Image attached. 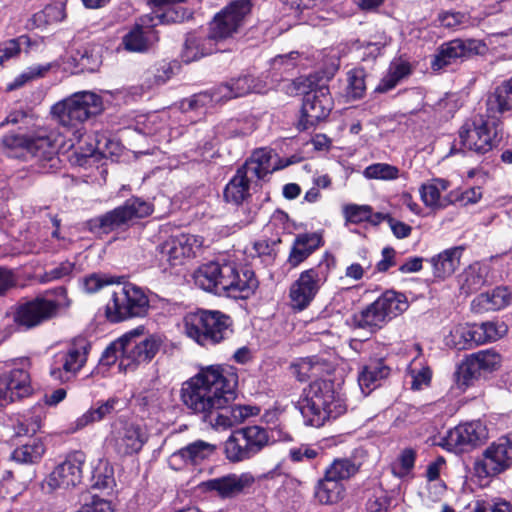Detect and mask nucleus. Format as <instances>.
<instances>
[{"label":"nucleus","instance_id":"obj_54","mask_svg":"<svg viewBox=\"0 0 512 512\" xmlns=\"http://www.w3.org/2000/svg\"><path fill=\"white\" fill-rule=\"evenodd\" d=\"M363 174L367 179L395 180L399 177V169L388 163H374L367 166Z\"/></svg>","mask_w":512,"mask_h":512},{"label":"nucleus","instance_id":"obj_42","mask_svg":"<svg viewBox=\"0 0 512 512\" xmlns=\"http://www.w3.org/2000/svg\"><path fill=\"white\" fill-rule=\"evenodd\" d=\"M251 156L255 159L257 165L264 169V172L268 175L294 163L293 160H282L278 158L277 154L270 148L256 149Z\"/></svg>","mask_w":512,"mask_h":512},{"label":"nucleus","instance_id":"obj_36","mask_svg":"<svg viewBox=\"0 0 512 512\" xmlns=\"http://www.w3.org/2000/svg\"><path fill=\"white\" fill-rule=\"evenodd\" d=\"M215 40L211 38V32L208 36H197L189 34L185 41L182 59L184 62H192L213 52V43Z\"/></svg>","mask_w":512,"mask_h":512},{"label":"nucleus","instance_id":"obj_40","mask_svg":"<svg viewBox=\"0 0 512 512\" xmlns=\"http://www.w3.org/2000/svg\"><path fill=\"white\" fill-rule=\"evenodd\" d=\"M245 442L238 430L234 431L225 441L224 452L230 462L238 463L255 456Z\"/></svg>","mask_w":512,"mask_h":512},{"label":"nucleus","instance_id":"obj_60","mask_svg":"<svg viewBox=\"0 0 512 512\" xmlns=\"http://www.w3.org/2000/svg\"><path fill=\"white\" fill-rule=\"evenodd\" d=\"M440 25L448 29H457L470 25L471 17L466 12L444 11L438 14Z\"/></svg>","mask_w":512,"mask_h":512},{"label":"nucleus","instance_id":"obj_33","mask_svg":"<svg viewBox=\"0 0 512 512\" xmlns=\"http://www.w3.org/2000/svg\"><path fill=\"white\" fill-rule=\"evenodd\" d=\"M448 188V182L443 179H433L420 188V195L424 204L431 208L442 209L453 202L450 197H442L441 193Z\"/></svg>","mask_w":512,"mask_h":512},{"label":"nucleus","instance_id":"obj_9","mask_svg":"<svg viewBox=\"0 0 512 512\" xmlns=\"http://www.w3.org/2000/svg\"><path fill=\"white\" fill-rule=\"evenodd\" d=\"M498 120L491 114L485 119L478 115L466 122L459 131V140L464 150L485 154L497 144Z\"/></svg>","mask_w":512,"mask_h":512},{"label":"nucleus","instance_id":"obj_56","mask_svg":"<svg viewBox=\"0 0 512 512\" xmlns=\"http://www.w3.org/2000/svg\"><path fill=\"white\" fill-rule=\"evenodd\" d=\"M115 283H118L116 277L104 273H91L82 279L83 290L89 294L96 293Z\"/></svg>","mask_w":512,"mask_h":512},{"label":"nucleus","instance_id":"obj_50","mask_svg":"<svg viewBox=\"0 0 512 512\" xmlns=\"http://www.w3.org/2000/svg\"><path fill=\"white\" fill-rule=\"evenodd\" d=\"M410 73V67L407 63L400 62L392 64L388 73L382 78L376 90L379 92H387L394 87Z\"/></svg>","mask_w":512,"mask_h":512},{"label":"nucleus","instance_id":"obj_17","mask_svg":"<svg viewBox=\"0 0 512 512\" xmlns=\"http://www.w3.org/2000/svg\"><path fill=\"white\" fill-rule=\"evenodd\" d=\"M90 348L86 339L74 340L61 354V368L52 369L51 376L60 382L70 381L85 366Z\"/></svg>","mask_w":512,"mask_h":512},{"label":"nucleus","instance_id":"obj_26","mask_svg":"<svg viewBox=\"0 0 512 512\" xmlns=\"http://www.w3.org/2000/svg\"><path fill=\"white\" fill-rule=\"evenodd\" d=\"M322 245V236L319 233H303L296 236L288 257V263L295 268L305 261L316 249Z\"/></svg>","mask_w":512,"mask_h":512},{"label":"nucleus","instance_id":"obj_53","mask_svg":"<svg viewBox=\"0 0 512 512\" xmlns=\"http://www.w3.org/2000/svg\"><path fill=\"white\" fill-rule=\"evenodd\" d=\"M366 73L362 68H355L347 73V96L352 99H360L366 92Z\"/></svg>","mask_w":512,"mask_h":512},{"label":"nucleus","instance_id":"obj_23","mask_svg":"<svg viewBox=\"0 0 512 512\" xmlns=\"http://www.w3.org/2000/svg\"><path fill=\"white\" fill-rule=\"evenodd\" d=\"M148 440L146 430L139 424L124 423L115 430L113 447L120 456H129L138 453Z\"/></svg>","mask_w":512,"mask_h":512},{"label":"nucleus","instance_id":"obj_24","mask_svg":"<svg viewBox=\"0 0 512 512\" xmlns=\"http://www.w3.org/2000/svg\"><path fill=\"white\" fill-rule=\"evenodd\" d=\"M481 42L468 39H454L443 43L434 55L431 67L434 71L443 69L444 67L454 63L457 59L468 57L478 51Z\"/></svg>","mask_w":512,"mask_h":512},{"label":"nucleus","instance_id":"obj_39","mask_svg":"<svg viewBox=\"0 0 512 512\" xmlns=\"http://www.w3.org/2000/svg\"><path fill=\"white\" fill-rule=\"evenodd\" d=\"M45 450L43 441L40 438H33L15 448L11 453V459L20 464H35L42 459Z\"/></svg>","mask_w":512,"mask_h":512},{"label":"nucleus","instance_id":"obj_63","mask_svg":"<svg viewBox=\"0 0 512 512\" xmlns=\"http://www.w3.org/2000/svg\"><path fill=\"white\" fill-rule=\"evenodd\" d=\"M41 428V418L37 415H32L29 417H24L22 420H18L14 425L15 435L20 436H29L34 435Z\"/></svg>","mask_w":512,"mask_h":512},{"label":"nucleus","instance_id":"obj_32","mask_svg":"<svg viewBox=\"0 0 512 512\" xmlns=\"http://www.w3.org/2000/svg\"><path fill=\"white\" fill-rule=\"evenodd\" d=\"M191 17V12L186 8L169 6L165 10H154L151 13L141 16V25L158 26L181 23Z\"/></svg>","mask_w":512,"mask_h":512},{"label":"nucleus","instance_id":"obj_13","mask_svg":"<svg viewBox=\"0 0 512 512\" xmlns=\"http://www.w3.org/2000/svg\"><path fill=\"white\" fill-rule=\"evenodd\" d=\"M55 292L58 297L55 301L37 298L21 305L15 314L16 323L26 329L33 328L55 316L59 308L68 307L66 289L59 287Z\"/></svg>","mask_w":512,"mask_h":512},{"label":"nucleus","instance_id":"obj_59","mask_svg":"<svg viewBox=\"0 0 512 512\" xmlns=\"http://www.w3.org/2000/svg\"><path fill=\"white\" fill-rule=\"evenodd\" d=\"M217 95L218 86L212 89L210 92L206 91L194 94L193 96L182 102V107L184 110H196L200 107L208 106L213 102L219 103L224 101V99H217Z\"/></svg>","mask_w":512,"mask_h":512},{"label":"nucleus","instance_id":"obj_34","mask_svg":"<svg viewBox=\"0 0 512 512\" xmlns=\"http://www.w3.org/2000/svg\"><path fill=\"white\" fill-rule=\"evenodd\" d=\"M486 106L488 114L494 118H496V114L512 110V77L504 81L488 96Z\"/></svg>","mask_w":512,"mask_h":512},{"label":"nucleus","instance_id":"obj_4","mask_svg":"<svg viewBox=\"0 0 512 512\" xmlns=\"http://www.w3.org/2000/svg\"><path fill=\"white\" fill-rule=\"evenodd\" d=\"M103 102L99 95L82 91L77 92L52 106L51 113L57 122L72 131L71 147L80 143L83 137L82 124L91 117L100 114Z\"/></svg>","mask_w":512,"mask_h":512},{"label":"nucleus","instance_id":"obj_3","mask_svg":"<svg viewBox=\"0 0 512 512\" xmlns=\"http://www.w3.org/2000/svg\"><path fill=\"white\" fill-rule=\"evenodd\" d=\"M298 405L305 424L317 428L346 411V405L335 394L333 383L322 379L309 385Z\"/></svg>","mask_w":512,"mask_h":512},{"label":"nucleus","instance_id":"obj_2","mask_svg":"<svg viewBox=\"0 0 512 512\" xmlns=\"http://www.w3.org/2000/svg\"><path fill=\"white\" fill-rule=\"evenodd\" d=\"M196 285L215 294H225L234 299H246L258 286V281L251 270L242 274L233 263L209 262L194 273Z\"/></svg>","mask_w":512,"mask_h":512},{"label":"nucleus","instance_id":"obj_7","mask_svg":"<svg viewBox=\"0 0 512 512\" xmlns=\"http://www.w3.org/2000/svg\"><path fill=\"white\" fill-rule=\"evenodd\" d=\"M152 213V205L140 198H131L121 206L116 207L87 222L90 232L101 235L109 234L116 230L125 229L134 220L144 218Z\"/></svg>","mask_w":512,"mask_h":512},{"label":"nucleus","instance_id":"obj_14","mask_svg":"<svg viewBox=\"0 0 512 512\" xmlns=\"http://www.w3.org/2000/svg\"><path fill=\"white\" fill-rule=\"evenodd\" d=\"M252 9L251 0H234L210 24L211 38L224 40L238 33Z\"/></svg>","mask_w":512,"mask_h":512},{"label":"nucleus","instance_id":"obj_12","mask_svg":"<svg viewBox=\"0 0 512 512\" xmlns=\"http://www.w3.org/2000/svg\"><path fill=\"white\" fill-rule=\"evenodd\" d=\"M329 266L319 264L300 273L289 290V297L293 309L302 311L315 299L322 285L326 282Z\"/></svg>","mask_w":512,"mask_h":512},{"label":"nucleus","instance_id":"obj_61","mask_svg":"<svg viewBox=\"0 0 512 512\" xmlns=\"http://www.w3.org/2000/svg\"><path fill=\"white\" fill-rule=\"evenodd\" d=\"M343 215L345 220L352 224L370 221L372 207L369 205L347 204L343 207Z\"/></svg>","mask_w":512,"mask_h":512},{"label":"nucleus","instance_id":"obj_46","mask_svg":"<svg viewBox=\"0 0 512 512\" xmlns=\"http://www.w3.org/2000/svg\"><path fill=\"white\" fill-rule=\"evenodd\" d=\"M241 411L235 410L234 406L214 410L212 415H208L207 419L216 429H228L241 423Z\"/></svg>","mask_w":512,"mask_h":512},{"label":"nucleus","instance_id":"obj_43","mask_svg":"<svg viewBox=\"0 0 512 512\" xmlns=\"http://www.w3.org/2000/svg\"><path fill=\"white\" fill-rule=\"evenodd\" d=\"M238 431L246 441L245 444L248 445L254 455H257L269 444V432L261 426H248L238 429Z\"/></svg>","mask_w":512,"mask_h":512},{"label":"nucleus","instance_id":"obj_5","mask_svg":"<svg viewBox=\"0 0 512 512\" xmlns=\"http://www.w3.org/2000/svg\"><path fill=\"white\" fill-rule=\"evenodd\" d=\"M183 323L186 335L203 347L219 344L233 332L231 318L216 310L190 312L185 315Z\"/></svg>","mask_w":512,"mask_h":512},{"label":"nucleus","instance_id":"obj_41","mask_svg":"<svg viewBox=\"0 0 512 512\" xmlns=\"http://www.w3.org/2000/svg\"><path fill=\"white\" fill-rule=\"evenodd\" d=\"M249 189L250 182L236 171L234 177L225 187L224 198L227 202L239 205L250 195Z\"/></svg>","mask_w":512,"mask_h":512},{"label":"nucleus","instance_id":"obj_44","mask_svg":"<svg viewBox=\"0 0 512 512\" xmlns=\"http://www.w3.org/2000/svg\"><path fill=\"white\" fill-rule=\"evenodd\" d=\"M474 365L469 356L457 365L453 373V381L460 391H465L480 377Z\"/></svg>","mask_w":512,"mask_h":512},{"label":"nucleus","instance_id":"obj_55","mask_svg":"<svg viewBox=\"0 0 512 512\" xmlns=\"http://www.w3.org/2000/svg\"><path fill=\"white\" fill-rule=\"evenodd\" d=\"M50 68L51 64H38L27 68V70L18 75L11 83L8 84L7 90H16L31 80L43 77Z\"/></svg>","mask_w":512,"mask_h":512},{"label":"nucleus","instance_id":"obj_45","mask_svg":"<svg viewBox=\"0 0 512 512\" xmlns=\"http://www.w3.org/2000/svg\"><path fill=\"white\" fill-rule=\"evenodd\" d=\"M359 471V465L350 458H337L325 470V474L339 482L350 479Z\"/></svg>","mask_w":512,"mask_h":512},{"label":"nucleus","instance_id":"obj_25","mask_svg":"<svg viewBox=\"0 0 512 512\" xmlns=\"http://www.w3.org/2000/svg\"><path fill=\"white\" fill-rule=\"evenodd\" d=\"M264 87L265 85L260 79L251 75L233 78L218 86L217 99H224V101H227L253 92L261 93L263 92Z\"/></svg>","mask_w":512,"mask_h":512},{"label":"nucleus","instance_id":"obj_62","mask_svg":"<svg viewBox=\"0 0 512 512\" xmlns=\"http://www.w3.org/2000/svg\"><path fill=\"white\" fill-rule=\"evenodd\" d=\"M408 376L411 378V389L421 390L430 384L432 372L429 367L417 368L416 363L412 362L408 368Z\"/></svg>","mask_w":512,"mask_h":512},{"label":"nucleus","instance_id":"obj_11","mask_svg":"<svg viewBox=\"0 0 512 512\" xmlns=\"http://www.w3.org/2000/svg\"><path fill=\"white\" fill-rule=\"evenodd\" d=\"M408 308L406 297L395 291L384 292L377 300L363 309L357 318L361 328L371 331L381 328L385 323L403 313Z\"/></svg>","mask_w":512,"mask_h":512},{"label":"nucleus","instance_id":"obj_20","mask_svg":"<svg viewBox=\"0 0 512 512\" xmlns=\"http://www.w3.org/2000/svg\"><path fill=\"white\" fill-rule=\"evenodd\" d=\"M255 478L251 473H230L221 477L207 480L201 484L207 492H213L221 499H231L249 489Z\"/></svg>","mask_w":512,"mask_h":512},{"label":"nucleus","instance_id":"obj_64","mask_svg":"<svg viewBox=\"0 0 512 512\" xmlns=\"http://www.w3.org/2000/svg\"><path fill=\"white\" fill-rule=\"evenodd\" d=\"M124 356V346L122 336L112 342L102 353L100 363L105 366L114 364L118 359Z\"/></svg>","mask_w":512,"mask_h":512},{"label":"nucleus","instance_id":"obj_38","mask_svg":"<svg viewBox=\"0 0 512 512\" xmlns=\"http://www.w3.org/2000/svg\"><path fill=\"white\" fill-rule=\"evenodd\" d=\"M345 495L343 483L324 475L315 487V497L322 504H334L341 501Z\"/></svg>","mask_w":512,"mask_h":512},{"label":"nucleus","instance_id":"obj_28","mask_svg":"<svg viewBox=\"0 0 512 512\" xmlns=\"http://www.w3.org/2000/svg\"><path fill=\"white\" fill-rule=\"evenodd\" d=\"M472 304L478 311L503 309L512 304V288L507 286L496 287L490 292L477 296Z\"/></svg>","mask_w":512,"mask_h":512},{"label":"nucleus","instance_id":"obj_30","mask_svg":"<svg viewBox=\"0 0 512 512\" xmlns=\"http://www.w3.org/2000/svg\"><path fill=\"white\" fill-rule=\"evenodd\" d=\"M291 373L303 382L311 377H320L329 373L330 365L327 361L317 356L300 358L290 366Z\"/></svg>","mask_w":512,"mask_h":512},{"label":"nucleus","instance_id":"obj_35","mask_svg":"<svg viewBox=\"0 0 512 512\" xmlns=\"http://www.w3.org/2000/svg\"><path fill=\"white\" fill-rule=\"evenodd\" d=\"M191 250V246L188 245L184 236L170 238L160 246V259L168 262L171 266H175L181 263L184 258L189 257Z\"/></svg>","mask_w":512,"mask_h":512},{"label":"nucleus","instance_id":"obj_49","mask_svg":"<svg viewBox=\"0 0 512 512\" xmlns=\"http://www.w3.org/2000/svg\"><path fill=\"white\" fill-rule=\"evenodd\" d=\"M452 336L457 339L455 347L457 349L471 348L473 345L483 343V337L479 332V327L459 326L454 329Z\"/></svg>","mask_w":512,"mask_h":512},{"label":"nucleus","instance_id":"obj_21","mask_svg":"<svg viewBox=\"0 0 512 512\" xmlns=\"http://www.w3.org/2000/svg\"><path fill=\"white\" fill-rule=\"evenodd\" d=\"M215 451L214 444L196 440L172 453L168 458V465L176 471L194 467L209 459Z\"/></svg>","mask_w":512,"mask_h":512},{"label":"nucleus","instance_id":"obj_37","mask_svg":"<svg viewBox=\"0 0 512 512\" xmlns=\"http://www.w3.org/2000/svg\"><path fill=\"white\" fill-rule=\"evenodd\" d=\"M118 403L119 399L116 397H111L104 402H97L96 407H91L88 411L76 419L74 422L75 426L73 430L77 431L83 429L89 424L103 420L105 417L109 416L115 411Z\"/></svg>","mask_w":512,"mask_h":512},{"label":"nucleus","instance_id":"obj_10","mask_svg":"<svg viewBox=\"0 0 512 512\" xmlns=\"http://www.w3.org/2000/svg\"><path fill=\"white\" fill-rule=\"evenodd\" d=\"M512 467V437H501L492 442L473 464L479 480H490Z\"/></svg>","mask_w":512,"mask_h":512},{"label":"nucleus","instance_id":"obj_51","mask_svg":"<svg viewBox=\"0 0 512 512\" xmlns=\"http://www.w3.org/2000/svg\"><path fill=\"white\" fill-rule=\"evenodd\" d=\"M91 480L93 489H112L115 485L113 468L107 461L100 460L93 470Z\"/></svg>","mask_w":512,"mask_h":512},{"label":"nucleus","instance_id":"obj_22","mask_svg":"<svg viewBox=\"0 0 512 512\" xmlns=\"http://www.w3.org/2000/svg\"><path fill=\"white\" fill-rule=\"evenodd\" d=\"M57 151L58 144L55 133L40 130L29 137L27 155L35 158L43 169L57 166L59 162Z\"/></svg>","mask_w":512,"mask_h":512},{"label":"nucleus","instance_id":"obj_52","mask_svg":"<svg viewBox=\"0 0 512 512\" xmlns=\"http://www.w3.org/2000/svg\"><path fill=\"white\" fill-rule=\"evenodd\" d=\"M1 145L11 157H26L29 137L17 134H8L1 139Z\"/></svg>","mask_w":512,"mask_h":512},{"label":"nucleus","instance_id":"obj_58","mask_svg":"<svg viewBox=\"0 0 512 512\" xmlns=\"http://www.w3.org/2000/svg\"><path fill=\"white\" fill-rule=\"evenodd\" d=\"M29 44V37L26 35L9 39L0 43V65L5 61L19 56L24 45Z\"/></svg>","mask_w":512,"mask_h":512},{"label":"nucleus","instance_id":"obj_18","mask_svg":"<svg viewBox=\"0 0 512 512\" xmlns=\"http://www.w3.org/2000/svg\"><path fill=\"white\" fill-rule=\"evenodd\" d=\"M86 455L82 451H74L67 455L65 460L58 464L47 478V485L51 490L67 489L77 486L82 480V467Z\"/></svg>","mask_w":512,"mask_h":512},{"label":"nucleus","instance_id":"obj_47","mask_svg":"<svg viewBox=\"0 0 512 512\" xmlns=\"http://www.w3.org/2000/svg\"><path fill=\"white\" fill-rule=\"evenodd\" d=\"M486 269L480 263L469 265L460 275L461 288L465 292L478 290L485 282Z\"/></svg>","mask_w":512,"mask_h":512},{"label":"nucleus","instance_id":"obj_16","mask_svg":"<svg viewBox=\"0 0 512 512\" xmlns=\"http://www.w3.org/2000/svg\"><path fill=\"white\" fill-rule=\"evenodd\" d=\"M487 438L485 426L480 421L460 424L448 431L442 446L455 453L467 451Z\"/></svg>","mask_w":512,"mask_h":512},{"label":"nucleus","instance_id":"obj_57","mask_svg":"<svg viewBox=\"0 0 512 512\" xmlns=\"http://www.w3.org/2000/svg\"><path fill=\"white\" fill-rule=\"evenodd\" d=\"M80 71L94 72L96 71L102 60L97 48H84L82 51H78L75 57Z\"/></svg>","mask_w":512,"mask_h":512},{"label":"nucleus","instance_id":"obj_48","mask_svg":"<svg viewBox=\"0 0 512 512\" xmlns=\"http://www.w3.org/2000/svg\"><path fill=\"white\" fill-rule=\"evenodd\" d=\"M471 361L475 364L479 375L497 370L501 365V356L494 350H482L471 354Z\"/></svg>","mask_w":512,"mask_h":512},{"label":"nucleus","instance_id":"obj_15","mask_svg":"<svg viewBox=\"0 0 512 512\" xmlns=\"http://www.w3.org/2000/svg\"><path fill=\"white\" fill-rule=\"evenodd\" d=\"M333 107V101L327 86L307 92L303 99L302 116L298 129L307 130L325 119Z\"/></svg>","mask_w":512,"mask_h":512},{"label":"nucleus","instance_id":"obj_31","mask_svg":"<svg viewBox=\"0 0 512 512\" xmlns=\"http://www.w3.org/2000/svg\"><path fill=\"white\" fill-rule=\"evenodd\" d=\"M154 26H142L141 17L135 24V27L127 33L122 40L126 50L131 52L146 51L152 41L157 40Z\"/></svg>","mask_w":512,"mask_h":512},{"label":"nucleus","instance_id":"obj_6","mask_svg":"<svg viewBox=\"0 0 512 512\" xmlns=\"http://www.w3.org/2000/svg\"><path fill=\"white\" fill-rule=\"evenodd\" d=\"M150 308L149 299L142 288L132 284L117 283L105 307V314L111 322L144 317Z\"/></svg>","mask_w":512,"mask_h":512},{"label":"nucleus","instance_id":"obj_27","mask_svg":"<svg viewBox=\"0 0 512 512\" xmlns=\"http://www.w3.org/2000/svg\"><path fill=\"white\" fill-rule=\"evenodd\" d=\"M390 368L382 359H375L365 365L358 375V383L365 395L381 384L390 374Z\"/></svg>","mask_w":512,"mask_h":512},{"label":"nucleus","instance_id":"obj_19","mask_svg":"<svg viewBox=\"0 0 512 512\" xmlns=\"http://www.w3.org/2000/svg\"><path fill=\"white\" fill-rule=\"evenodd\" d=\"M32 393L31 377L24 367L0 374V406L28 397Z\"/></svg>","mask_w":512,"mask_h":512},{"label":"nucleus","instance_id":"obj_1","mask_svg":"<svg viewBox=\"0 0 512 512\" xmlns=\"http://www.w3.org/2000/svg\"><path fill=\"white\" fill-rule=\"evenodd\" d=\"M237 377L220 366H209L183 383L181 400L192 412L205 420L214 410L224 408L235 399Z\"/></svg>","mask_w":512,"mask_h":512},{"label":"nucleus","instance_id":"obj_29","mask_svg":"<svg viewBox=\"0 0 512 512\" xmlns=\"http://www.w3.org/2000/svg\"><path fill=\"white\" fill-rule=\"evenodd\" d=\"M462 253L463 248L459 246L446 249L433 256L429 262L433 268L434 277L443 280L451 276L460 264Z\"/></svg>","mask_w":512,"mask_h":512},{"label":"nucleus","instance_id":"obj_8","mask_svg":"<svg viewBox=\"0 0 512 512\" xmlns=\"http://www.w3.org/2000/svg\"><path fill=\"white\" fill-rule=\"evenodd\" d=\"M143 329L136 328L122 336L124 356L121 357L119 368L133 371L141 364L149 363L159 352L163 339L159 335L140 338Z\"/></svg>","mask_w":512,"mask_h":512}]
</instances>
